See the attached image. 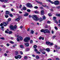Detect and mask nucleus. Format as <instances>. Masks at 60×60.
Returning a JSON list of instances; mask_svg holds the SVG:
<instances>
[{
  "mask_svg": "<svg viewBox=\"0 0 60 60\" xmlns=\"http://www.w3.org/2000/svg\"><path fill=\"white\" fill-rule=\"evenodd\" d=\"M4 55L5 56H7V54H6V53H5L4 54Z\"/></svg>",
  "mask_w": 60,
  "mask_h": 60,
  "instance_id": "obj_61",
  "label": "nucleus"
},
{
  "mask_svg": "<svg viewBox=\"0 0 60 60\" xmlns=\"http://www.w3.org/2000/svg\"><path fill=\"white\" fill-rule=\"evenodd\" d=\"M47 23H48V24H49V23H50V21H48L47 22Z\"/></svg>",
  "mask_w": 60,
  "mask_h": 60,
  "instance_id": "obj_47",
  "label": "nucleus"
},
{
  "mask_svg": "<svg viewBox=\"0 0 60 60\" xmlns=\"http://www.w3.org/2000/svg\"><path fill=\"white\" fill-rule=\"evenodd\" d=\"M11 11H14V9L13 8H11Z\"/></svg>",
  "mask_w": 60,
  "mask_h": 60,
  "instance_id": "obj_53",
  "label": "nucleus"
},
{
  "mask_svg": "<svg viewBox=\"0 0 60 60\" xmlns=\"http://www.w3.org/2000/svg\"><path fill=\"white\" fill-rule=\"evenodd\" d=\"M56 18L55 17H53V19L54 20L56 19Z\"/></svg>",
  "mask_w": 60,
  "mask_h": 60,
  "instance_id": "obj_38",
  "label": "nucleus"
},
{
  "mask_svg": "<svg viewBox=\"0 0 60 60\" xmlns=\"http://www.w3.org/2000/svg\"><path fill=\"white\" fill-rule=\"evenodd\" d=\"M34 31H33L32 30H31V34H34Z\"/></svg>",
  "mask_w": 60,
  "mask_h": 60,
  "instance_id": "obj_29",
  "label": "nucleus"
},
{
  "mask_svg": "<svg viewBox=\"0 0 60 60\" xmlns=\"http://www.w3.org/2000/svg\"><path fill=\"white\" fill-rule=\"evenodd\" d=\"M6 45L7 46H9V44H6Z\"/></svg>",
  "mask_w": 60,
  "mask_h": 60,
  "instance_id": "obj_63",
  "label": "nucleus"
},
{
  "mask_svg": "<svg viewBox=\"0 0 60 60\" xmlns=\"http://www.w3.org/2000/svg\"><path fill=\"white\" fill-rule=\"evenodd\" d=\"M26 9V8L25 7H24L23 8V10H25Z\"/></svg>",
  "mask_w": 60,
  "mask_h": 60,
  "instance_id": "obj_33",
  "label": "nucleus"
},
{
  "mask_svg": "<svg viewBox=\"0 0 60 60\" xmlns=\"http://www.w3.org/2000/svg\"><path fill=\"white\" fill-rule=\"evenodd\" d=\"M34 48L35 49L37 48V46L36 45H35L34 46Z\"/></svg>",
  "mask_w": 60,
  "mask_h": 60,
  "instance_id": "obj_27",
  "label": "nucleus"
},
{
  "mask_svg": "<svg viewBox=\"0 0 60 60\" xmlns=\"http://www.w3.org/2000/svg\"><path fill=\"white\" fill-rule=\"evenodd\" d=\"M32 18L34 20H35V21H37V20H39V21L41 22L43 20L41 18H40L39 19L38 17L37 16L35 15H34L32 16Z\"/></svg>",
  "mask_w": 60,
  "mask_h": 60,
  "instance_id": "obj_1",
  "label": "nucleus"
},
{
  "mask_svg": "<svg viewBox=\"0 0 60 60\" xmlns=\"http://www.w3.org/2000/svg\"><path fill=\"white\" fill-rule=\"evenodd\" d=\"M48 2H51V0H47Z\"/></svg>",
  "mask_w": 60,
  "mask_h": 60,
  "instance_id": "obj_59",
  "label": "nucleus"
},
{
  "mask_svg": "<svg viewBox=\"0 0 60 60\" xmlns=\"http://www.w3.org/2000/svg\"><path fill=\"white\" fill-rule=\"evenodd\" d=\"M34 8H35V9H38V8L37 7V6H35L34 7Z\"/></svg>",
  "mask_w": 60,
  "mask_h": 60,
  "instance_id": "obj_49",
  "label": "nucleus"
},
{
  "mask_svg": "<svg viewBox=\"0 0 60 60\" xmlns=\"http://www.w3.org/2000/svg\"><path fill=\"white\" fill-rule=\"evenodd\" d=\"M54 47L56 49L57 48V45H55Z\"/></svg>",
  "mask_w": 60,
  "mask_h": 60,
  "instance_id": "obj_43",
  "label": "nucleus"
},
{
  "mask_svg": "<svg viewBox=\"0 0 60 60\" xmlns=\"http://www.w3.org/2000/svg\"><path fill=\"white\" fill-rule=\"evenodd\" d=\"M48 15L49 16H52V15L51 14V13H49L48 14Z\"/></svg>",
  "mask_w": 60,
  "mask_h": 60,
  "instance_id": "obj_34",
  "label": "nucleus"
},
{
  "mask_svg": "<svg viewBox=\"0 0 60 60\" xmlns=\"http://www.w3.org/2000/svg\"><path fill=\"white\" fill-rule=\"evenodd\" d=\"M44 29H42L40 30V32H42V33L44 32Z\"/></svg>",
  "mask_w": 60,
  "mask_h": 60,
  "instance_id": "obj_18",
  "label": "nucleus"
},
{
  "mask_svg": "<svg viewBox=\"0 0 60 60\" xmlns=\"http://www.w3.org/2000/svg\"><path fill=\"white\" fill-rule=\"evenodd\" d=\"M20 19V16H19L16 19H15V20L16 21H19V19Z\"/></svg>",
  "mask_w": 60,
  "mask_h": 60,
  "instance_id": "obj_10",
  "label": "nucleus"
},
{
  "mask_svg": "<svg viewBox=\"0 0 60 60\" xmlns=\"http://www.w3.org/2000/svg\"><path fill=\"white\" fill-rule=\"evenodd\" d=\"M9 34H11L12 33V32L11 31H9L8 32Z\"/></svg>",
  "mask_w": 60,
  "mask_h": 60,
  "instance_id": "obj_23",
  "label": "nucleus"
},
{
  "mask_svg": "<svg viewBox=\"0 0 60 60\" xmlns=\"http://www.w3.org/2000/svg\"><path fill=\"white\" fill-rule=\"evenodd\" d=\"M5 17L6 18H8L9 16L8 15H5Z\"/></svg>",
  "mask_w": 60,
  "mask_h": 60,
  "instance_id": "obj_36",
  "label": "nucleus"
},
{
  "mask_svg": "<svg viewBox=\"0 0 60 60\" xmlns=\"http://www.w3.org/2000/svg\"><path fill=\"white\" fill-rule=\"evenodd\" d=\"M42 37H40L39 38V39H40V40H41V39H42Z\"/></svg>",
  "mask_w": 60,
  "mask_h": 60,
  "instance_id": "obj_58",
  "label": "nucleus"
},
{
  "mask_svg": "<svg viewBox=\"0 0 60 60\" xmlns=\"http://www.w3.org/2000/svg\"><path fill=\"white\" fill-rule=\"evenodd\" d=\"M24 59H27V57H26V56H25V57H24Z\"/></svg>",
  "mask_w": 60,
  "mask_h": 60,
  "instance_id": "obj_62",
  "label": "nucleus"
},
{
  "mask_svg": "<svg viewBox=\"0 0 60 60\" xmlns=\"http://www.w3.org/2000/svg\"><path fill=\"white\" fill-rule=\"evenodd\" d=\"M46 19V17L44 15L43 16V19Z\"/></svg>",
  "mask_w": 60,
  "mask_h": 60,
  "instance_id": "obj_25",
  "label": "nucleus"
},
{
  "mask_svg": "<svg viewBox=\"0 0 60 60\" xmlns=\"http://www.w3.org/2000/svg\"><path fill=\"white\" fill-rule=\"evenodd\" d=\"M25 45L26 46V47L29 46V43H27L25 44Z\"/></svg>",
  "mask_w": 60,
  "mask_h": 60,
  "instance_id": "obj_12",
  "label": "nucleus"
},
{
  "mask_svg": "<svg viewBox=\"0 0 60 60\" xmlns=\"http://www.w3.org/2000/svg\"><path fill=\"white\" fill-rule=\"evenodd\" d=\"M55 29H56V30H57V29H58L57 28V27H55Z\"/></svg>",
  "mask_w": 60,
  "mask_h": 60,
  "instance_id": "obj_48",
  "label": "nucleus"
},
{
  "mask_svg": "<svg viewBox=\"0 0 60 60\" xmlns=\"http://www.w3.org/2000/svg\"><path fill=\"white\" fill-rule=\"evenodd\" d=\"M56 16H60V14H56Z\"/></svg>",
  "mask_w": 60,
  "mask_h": 60,
  "instance_id": "obj_22",
  "label": "nucleus"
},
{
  "mask_svg": "<svg viewBox=\"0 0 60 60\" xmlns=\"http://www.w3.org/2000/svg\"><path fill=\"white\" fill-rule=\"evenodd\" d=\"M17 37L19 38L20 40H21V41H22V40H23V38H22L21 36H20L19 35H17Z\"/></svg>",
  "mask_w": 60,
  "mask_h": 60,
  "instance_id": "obj_8",
  "label": "nucleus"
},
{
  "mask_svg": "<svg viewBox=\"0 0 60 60\" xmlns=\"http://www.w3.org/2000/svg\"><path fill=\"white\" fill-rule=\"evenodd\" d=\"M10 28L12 29L13 30H14V26L12 25H11L10 26Z\"/></svg>",
  "mask_w": 60,
  "mask_h": 60,
  "instance_id": "obj_9",
  "label": "nucleus"
},
{
  "mask_svg": "<svg viewBox=\"0 0 60 60\" xmlns=\"http://www.w3.org/2000/svg\"><path fill=\"white\" fill-rule=\"evenodd\" d=\"M8 21H10L11 20V18H9L8 19Z\"/></svg>",
  "mask_w": 60,
  "mask_h": 60,
  "instance_id": "obj_39",
  "label": "nucleus"
},
{
  "mask_svg": "<svg viewBox=\"0 0 60 60\" xmlns=\"http://www.w3.org/2000/svg\"><path fill=\"white\" fill-rule=\"evenodd\" d=\"M36 2H37V3H39V4H42V3L40 2L39 1H36Z\"/></svg>",
  "mask_w": 60,
  "mask_h": 60,
  "instance_id": "obj_20",
  "label": "nucleus"
},
{
  "mask_svg": "<svg viewBox=\"0 0 60 60\" xmlns=\"http://www.w3.org/2000/svg\"><path fill=\"white\" fill-rule=\"evenodd\" d=\"M30 44H32V43L33 42V40H31L30 41Z\"/></svg>",
  "mask_w": 60,
  "mask_h": 60,
  "instance_id": "obj_28",
  "label": "nucleus"
},
{
  "mask_svg": "<svg viewBox=\"0 0 60 60\" xmlns=\"http://www.w3.org/2000/svg\"><path fill=\"white\" fill-rule=\"evenodd\" d=\"M9 15L11 17H13V15L11 14H10Z\"/></svg>",
  "mask_w": 60,
  "mask_h": 60,
  "instance_id": "obj_30",
  "label": "nucleus"
},
{
  "mask_svg": "<svg viewBox=\"0 0 60 60\" xmlns=\"http://www.w3.org/2000/svg\"><path fill=\"white\" fill-rule=\"evenodd\" d=\"M27 11H28V12H30V11H31V10L30 9H28L27 10Z\"/></svg>",
  "mask_w": 60,
  "mask_h": 60,
  "instance_id": "obj_32",
  "label": "nucleus"
},
{
  "mask_svg": "<svg viewBox=\"0 0 60 60\" xmlns=\"http://www.w3.org/2000/svg\"><path fill=\"white\" fill-rule=\"evenodd\" d=\"M53 44H53V43L50 42V44H49V45H51V46H52V45H53Z\"/></svg>",
  "mask_w": 60,
  "mask_h": 60,
  "instance_id": "obj_24",
  "label": "nucleus"
},
{
  "mask_svg": "<svg viewBox=\"0 0 60 60\" xmlns=\"http://www.w3.org/2000/svg\"><path fill=\"white\" fill-rule=\"evenodd\" d=\"M45 52H42V54H44H44H45Z\"/></svg>",
  "mask_w": 60,
  "mask_h": 60,
  "instance_id": "obj_41",
  "label": "nucleus"
},
{
  "mask_svg": "<svg viewBox=\"0 0 60 60\" xmlns=\"http://www.w3.org/2000/svg\"><path fill=\"white\" fill-rule=\"evenodd\" d=\"M36 58L37 59H38L40 58V57L39 56L37 55L36 56Z\"/></svg>",
  "mask_w": 60,
  "mask_h": 60,
  "instance_id": "obj_13",
  "label": "nucleus"
},
{
  "mask_svg": "<svg viewBox=\"0 0 60 60\" xmlns=\"http://www.w3.org/2000/svg\"><path fill=\"white\" fill-rule=\"evenodd\" d=\"M1 39H2V40H4V37L3 38H1Z\"/></svg>",
  "mask_w": 60,
  "mask_h": 60,
  "instance_id": "obj_55",
  "label": "nucleus"
},
{
  "mask_svg": "<svg viewBox=\"0 0 60 60\" xmlns=\"http://www.w3.org/2000/svg\"><path fill=\"white\" fill-rule=\"evenodd\" d=\"M17 41H19V38L17 37Z\"/></svg>",
  "mask_w": 60,
  "mask_h": 60,
  "instance_id": "obj_26",
  "label": "nucleus"
},
{
  "mask_svg": "<svg viewBox=\"0 0 60 60\" xmlns=\"http://www.w3.org/2000/svg\"><path fill=\"white\" fill-rule=\"evenodd\" d=\"M28 15V13H26L24 15V16H27Z\"/></svg>",
  "mask_w": 60,
  "mask_h": 60,
  "instance_id": "obj_16",
  "label": "nucleus"
},
{
  "mask_svg": "<svg viewBox=\"0 0 60 60\" xmlns=\"http://www.w3.org/2000/svg\"><path fill=\"white\" fill-rule=\"evenodd\" d=\"M40 8L41 10H42V9H43V8L42 7H40Z\"/></svg>",
  "mask_w": 60,
  "mask_h": 60,
  "instance_id": "obj_50",
  "label": "nucleus"
},
{
  "mask_svg": "<svg viewBox=\"0 0 60 60\" xmlns=\"http://www.w3.org/2000/svg\"><path fill=\"white\" fill-rule=\"evenodd\" d=\"M15 57L16 59H18V58H21V56L20 55H18L17 56H15Z\"/></svg>",
  "mask_w": 60,
  "mask_h": 60,
  "instance_id": "obj_7",
  "label": "nucleus"
},
{
  "mask_svg": "<svg viewBox=\"0 0 60 60\" xmlns=\"http://www.w3.org/2000/svg\"><path fill=\"white\" fill-rule=\"evenodd\" d=\"M56 49H60V47L57 46Z\"/></svg>",
  "mask_w": 60,
  "mask_h": 60,
  "instance_id": "obj_45",
  "label": "nucleus"
},
{
  "mask_svg": "<svg viewBox=\"0 0 60 60\" xmlns=\"http://www.w3.org/2000/svg\"><path fill=\"white\" fill-rule=\"evenodd\" d=\"M38 54H41V52L39 51H37L36 52Z\"/></svg>",
  "mask_w": 60,
  "mask_h": 60,
  "instance_id": "obj_31",
  "label": "nucleus"
},
{
  "mask_svg": "<svg viewBox=\"0 0 60 60\" xmlns=\"http://www.w3.org/2000/svg\"><path fill=\"white\" fill-rule=\"evenodd\" d=\"M30 39V38L26 37L24 39V40L25 42H28V41H29Z\"/></svg>",
  "mask_w": 60,
  "mask_h": 60,
  "instance_id": "obj_2",
  "label": "nucleus"
},
{
  "mask_svg": "<svg viewBox=\"0 0 60 60\" xmlns=\"http://www.w3.org/2000/svg\"><path fill=\"white\" fill-rule=\"evenodd\" d=\"M5 33H9V32H8V31H7L6 30V31H5Z\"/></svg>",
  "mask_w": 60,
  "mask_h": 60,
  "instance_id": "obj_52",
  "label": "nucleus"
},
{
  "mask_svg": "<svg viewBox=\"0 0 60 60\" xmlns=\"http://www.w3.org/2000/svg\"><path fill=\"white\" fill-rule=\"evenodd\" d=\"M20 53L21 55H23V53L21 51L20 52Z\"/></svg>",
  "mask_w": 60,
  "mask_h": 60,
  "instance_id": "obj_46",
  "label": "nucleus"
},
{
  "mask_svg": "<svg viewBox=\"0 0 60 60\" xmlns=\"http://www.w3.org/2000/svg\"><path fill=\"white\" fill-rule=\"evenodd\" d=\"M50 3H51V4H54V3L52 1H51V2Z\"/></svg>",
  "mask_w": 60,
  "mask_h": 60,
  "instance_id": "obj_54",
  "label": "nucleus"
},
{
  "mask_svg": "<svg viewBox=\"0 0 60 60\" xmlns=\"http://www.w3.org/2000/svg\"><path fill=\"white\" fill-rule=\"evenodd\" d=\"M5 13L6 14L8 15L10 13V12L8 11H6Z\"/></svg>",
  "mask_w": 60,
  "mask_h": 60,
  "instance_id": "obj_11",
  "label": "nucleus"
},
{
  "mask_svg": "<svg viewBox=\"0 0 60 60\" xmlns=\"http://www.w3.org/2000/svg\"><path fill=\"white\" fill-rule=\"evenodd\" d=\"M34 51H38L37 49H34Z\"/></svg>",
  "mask_w": 60,
  "mask_h": 60,
  "instance_id": "obj_56",
  "label": "nucleus"
},
{
  "mask_svg": "<svg viewBox=\"0 0 60 60\" xmlns=\"http://www.w3.org/2000/svg\"><path fill=\"white\" fill-rule=\"evenodd\" d=\"M54 4L55 5H58L59 4V2L58 0L55 1L54 2Z\"/></svg>",
  "mask_w": 60,
  "mask_h": 60,
  "instance_id": "obj_4",
  "label": "nucleus"
},
{
  "mask_svg": "<svg viewBox=\"0 0 60 60\" xmlns=\"http://www.w3.org/2000/svg\"><path fill=\"white\" fill-rule=\"evenodd\" d=\"M46 44H48V45H49V44H50V42L49 41H47L46 42Z\"/></svg>",
  "mask_w": 60,
  "mask_h": 60,
  "instance_id": "obj_19",
  "label": "nucleus"
},
{
  "mask_svg": "<svg viewBox=\"0 0 60 60\" xmlns=\"http://www.w3.org/2000/svg\"><path fill=\"white\" fill-rule=\"evenodd\" d=\"M46 50L48 52H49L50 51V50L49 48H47L46 49Z\"/></svg>",
  "mask_w": 60,
  "mask_h": 60,
  "instance_id": "obj_17",
  "label": "nucleus"
},
{
  "mask_svg": "<svg viewBox=\"0 0 60 60\" xmlns=\"http://www.w3.org/2000/svg\"><path fill=\"white\" fill-rule=\"evenodd\" d=\"M3 25L4 26H7V24L6 23L4 22L3 23H1L0 25V26H1Z\"/></svg>",
  "mask_w": 60,
  "mask_h": 60,
  "instance_id": "obj_6",
  "label": "nucleus"
},
{
  "mask_svg": "<svg viewBox=\"0 0 60 60\" xmlns=\"http://www.w3.org/2000/svg\"><path fill=\"white\" fill-rule=\"evenodd\" d=\"M20 47L21 48L23 49V45H20Z\"/></svg>",
  "mask_w": 60,
  "mask_h": 60,
  "instance_id": "obj_37",
  "label": "nucleus"
},
{
  "mask_svg": "<svg viewBox=\"0 0 60 60\" xmlns=\"http://www.w3.org/2000/svg\"><path fill=\"white\" fill-rule=\"evenodd\" d=\"M15 53L16 55H17L18 54V51L15 52Z\"/></svg>",
  "mask_w": 60,
  "mask_h": 60,
  "instance_id": "obj_40",
  "label": "nucleus"
},
{
  "mask_svg": "<svg viewBox=\"0 0 60 60\" xmlns=\"http://www.w3.org/2000/svg\"><path fill=\"white\" fill-rule=\"evenodd\" d=\"M3 2H4V3H7L8 0H2Z\"/></svg>",
  "mask_w": 60,
  "mask_h": 60,
  "instance_id": "obj_15",
  "label": "nucleus"
},
{
  "mask_svg": "<svg viewBox=\"0 0 60 60\" xmlns=\"http://www.w3.org/2000/svg\"><path fill=\"white\" fill-rule=\"evenodd\" d=\"M10 43H14V42L12 41H10Z\"/></svg>",
  "mask_w": 60,
  "mask_h": 60,
  "instance_id": "obj_51",
  "label": "nucleus"
},
{
  "mask_svg": "<svg viewBox=\"0 0 60 60\" xmlns=\"http://www.w3.org/2000/svg\"><path fill=\"white\" fill-rule=\"evenodd\" d=\"M50 31L49 30L45 29L44 30V33H49Z\"/></svg>",
  "mask_w": 60,
  "mask_h": 60,
  "instance_id": "obj_3",
  "label": "nucleus"
},
{
  "mask_svg": "<svg viewBox=\"0 0 60 60\" xmlns=\"http://www.w3.org/2000/svg\"><path fill=\"white\" fill-rule=\"evenodd\" d=\"M29 18H31V17H32V15H30L29 16Z\"/></svg>",
  "mask_w": 60,
  "mask_h": 60,
  "instance_id": "obj_64",
  "label": "nucleus"
},
{
  "mask_svg": "<svg viewBox=\"0 0 60 60\" xmlns=\"http://www.w3.org/2000/svg\"><path fill=\"white\" fill-rule=\"evenodd\" d=\"M59 58H56V60H59Z\"/></svg>",
  "mask_w": 60,
  "mask_h": 60,
  "instance_id": "obj_60",
  "label": "nucleus"
},
{
  "mask_svg": "<svg viewBox=\"0 0 60 60\" xmlns=\"http://www.w3.org/2000/svg\"><path fill=\"white\" fill-rule=\"evenodd\" d=\"M29 50H30V49L29 48H27L26 49V51H28Z\"/></svg>",
  "mask_w": 60,
  "mask_h": 60,
  "instance_id": "obj_21",
  "label": "nucleus"
},
{
  "mask_svg": "<svg viewBox=\"0 0 60 60\" xmlns=\"http://www.w3.org/2000/svg\"><path fill=\"white\" fill-rule=\"evenodd\" d=\"M16 28H17V26H14V29Z\"/></svg>",
  "mask_w": 60,
  "mask_h": 60,
  "instance_id": "obj_35",
  "label": "nucleus"
},
{
  "mask_svg": "<svg viewBox=\"0 0 60 60\" xmlns=\"http://www.w3.org/2000/svg\"><path fill=\"white\" fill-rule=\"evenodd\" d=\"M26 5L28 7H33V6L31 4L28 3Z\"/></svg>",
  "mask_w": 60,
  "mask_h": 60,
  "instance_id": "obj_5",
  "label": "nucleus"
},
{
  "mask_svg": "<svg viewBox=\"0 0 60 60\" xmlns=\"http://www.w3.org/2000/svg\"><path fill=\"white\" fill-rule=\"evenodd\" d=\"M34 12L35 13H39V12L37 11H35Z\"/></svg>",
  "mask_w": 60,
  "mask_h": 60,
  "instance_id": "obj_42",
  "label": "nucleus"
},
{
  "mask_svg": "<svg viewBox=\"0 0 60 60\" xmlns=\"http://www.w3.org/2000/svg\"><path fill=\"white\" fill-rule=\"evenodd\" d=\"M57 8H58V9H59L60 8V6H58L57 7Z\"/></svg>",
  "mask_w": 60,
  "mask_h": 60,
  "instance_id": "obj_57",
  "label": "nucleus"
},
{
  "mask_svg": "<svg viewBox=\"0 0 60 60\" xmlns=\"http://www.w3.org/2000/svg\"><path fill=\"white\" fill-rule=\"evenodd\" d=\"M56 36H53L52 38H53V39H54V38L56 37Z\"/></svg>",
  "mask_w": 60,
  "mask_h": 60,
  "instance_id": "obj_44",
  "label": "nucleus"
},
{
  "mask_svg": "<svg viewBox=\"0 0 60 60\" xmlns=\"http://www.w3.org/2000/svg\"><path fill=\"white\" fill-rule=\"evenodd\" d=\"M41 15H43L44 14V11L42 10L41 11Z\"/></svg>",
  "mask_w": 60,
  "mask_h": 60,
  "instance_id": "obj_14",
  "label": "nucleus"
}]
</instances>
